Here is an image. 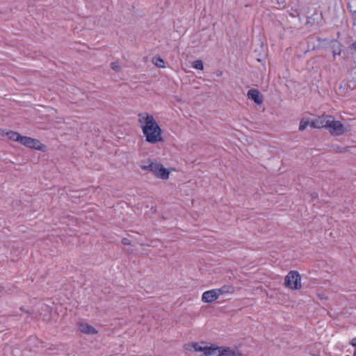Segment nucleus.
<instances>
[{
  "instance_id": "f257e3e1",
  "label": "nucleus",
  "mask_w": 356,
  "mask_h": 356,
  "mask_svg": "<svg viewBox=\"0 0 356 356\" xmlns=\"http://www.w3.org/2000/svg\"><path fill=\"white\" fill-rule=\"evenodd\" d=\"M139 122L144 124L141 129L146 141L149 143L155 144L162 140L161 129L154 120L152 115L147 114L146 117L139 119Z\"/></svg>"
},
{
  "instance_id": "f03ea898",
  "label": "nucleus",
  "mask_w": 356,
  "mask_h": 356,
  "mask_svg": "<svg viewBox=\"0 0 356 356\" xmlns=\"http://www.w3.org/2000/svg\"><path fill=\"white\" fill-rule=\"evenodd\" d=\"M147 165H141L140 168L153 172L156 177L161 179H168L170 172L168 170L156 161L148 159Z\"/></svg>"
},
{
  "instance_id": "7ed1b4c3",
  "label": "nucleus",
  "mask_w": 356,
  "mask_h": 356,
  "mask_svg": "<svg viewBox=\"0 0 356 356\" xmlns=\"http://www.w3.org/2000/svg\"><path fill=\"white\" fill-rule=\"evenodd\" d=\"M284 286L292 290L301 288V277L296 270H291L284 278Z\"/></svg>"
},
{
  "instance_id": "20e7f679",
  "label": "nucleus",
  "mask_w": 356,
  "mask_h": 356,
  "mask_svg": "<svg viewBox=\"0 0 356 356\" xmlns=\"http://www.w3.org/2000/svg\"><path fill=\"white\" fill-rule=\"evenodd\" d=\"M327 129L329 131L332 136H339L350 131L349 129L346 128L343 124L339 120H335L332 116L330 122L327 124Z\"/></svg>"
},
{
  "instance_id": "39448f33",
  "label": "nucleus",
  "mask_w": 356,
  "mask_h": 356,
  "mask_svg": "<svg viewBox=\"0 0 356 356\" xmlns=\"http://www.w3.org/2000/svg\"><path fill=\"white\" fill-rule=\"evenodd\" d=\"M22 311H24L25 313L33 316V318H37L38 315L42 316L43 320L45 321H48L49 320V314H50V308L48 305L45 304H41L38 306L37 308V311L35 310H24L23 309H21Z\"/></svg>"
},
{
  "instance_id": "423d86ee",
  "label": "nucleus",
  "mask_w": 356,
  "mask_h": 356,
  "mask_svg": "<svg viewBox=\"0 0 356 356\" xmlns=\"http://www.w3.org/2000/svg\"><path fill=\"white\" fill-rule=\"evenodd\" d=\"M19 143L26 147L44 151L45 146L38 140L28 136H22L19 138Z\"/></svg>"
},
{
  "instance_id": "0eeeda50",
  "label": "nucleus",
  "mask_w": 356,
  "mask_h": 356,
  "mask_svg": "<svg viewBox=\"0 0 356 356\" xmlns=\"http://www.w3.org/2000/svg\"><path fill=\"white\" fill-rule=\"evenodd\" d=\"M219 296L217 291L215 289L207 291L203 293L202 300L204 302L211 303L215 301Z\"/></svg>"
},
{
  "instance_id": "6e6552de",
  "label": "nucleus",
  "mask_w": 356,
  "mask_h": 356,
  "mask_svg": "<svg viewBox=\"0 0 356 356\" xmlns=\"http://www.w3.org/2000/svg\"><path fill=\"white\" fill-rule=\"evenodd\" d=\"M247 95L248 99L253 100L257 104H261L263 102V96L257 89L249 90Z\"/></svg>"
},
{
  "instance_id": "1a4fd4ad",
  "label": "nucleus",
  "mask_w": 356,
  "mask_h": 356,
  "mask_svg": "<svg viewBox=\"0 0 356 356\" xmlns=\"http://www.w3.org/2000/svg\"><path fill=\"white\" fill-rule=\"evenodd\" d=\"M220 356H243V354L236 349H232L229 347H220Z\"/></svg>"
},
{
  "instance_id": "9d476101",
  "label": "nucleus",
  "mask_w": 356,
  "mask_h": 356,
  "mask_svg": "<svg viewBox=\"0 0 356 356\" xmlns=\"http://www.w3.org/2000/svg\"><path fill=\"white\" fill-rule=\"evenodd\" d=\"M220 348H211L208 347L205 349V352L203 353L200 356H220Z\"/></svg>"
},
{
  "instance_id": "9b49d317",
  "label": "nucleus",
  "mask_w": 356,
  "mask_h": 356,
  "mask_svg": "<svg viewBox=\"0 0 356 356\" xmlns=\"http://www.w3.org/2000/svg\"><path fill=\"white\" fill-rule=\"evenodd\" d=\"M77 325H78L79 330L81 332L85 333V334L89 333V324L87 322H86L85 321H83V319L79 320V321L77 322Z\"/></svg>"
},
{
  "instance_id": "f8f14e48",
  "label": "nucleus",
  "mask_w": 356,
  "mask_h": 356,
  "mask_svg": "<svg viewBox=\"0 0 356 356\" xmlns=\"http://www.w3.org/2000/svg\"><path fill=\"white\" fill-rule=\"evenodd\" d=\"M219 293V295H222L227 293H233L234 291V289L231 285H224L220 289H216Z\"/></svg>"
},
{
  "instance_id": "ddd939ff",
  "label": "nucleus",
  "mask_w": 356,
  "mask_h": 356,
  "mask_svg": "<svg viewBox=\"0 0 356 356\" xmlns=\"http://www.w3.org/2000/svg\"><path fill=\"white\" fill-rule=\"evenodd\" d=\"M6 136H8L9 140L19 143V138L22 137V136L19 133L13 131L7 132Z\"/></svg>"
},
{
  "instance_id": "4468645a",
  "label": "nucleus",
  "mask_w": 356,
  "mask_h": 356,
  "mask_svg": "<svg viewBox=\"0 0 356 356\" xmlns=\"http://www.w3.org/2000/svg\"><path fill=\"white\" fill-rule=\"evenodd\" d=\"M332 115L323 114L320 116L321 119V125L322 128H325L327 129L328 125L327 124L330 122Z\"/></svg>"
},
{
  "instance_id": "2eb2a0df",
  "label": "nucleus",
  "mask_w": 356,
  "mask_h": 356,
  "mask_svg": "<svg viewBox=\"0 0 356 356\" xmlns=\"http://www.w3.org/2000/svg\"><path fill=\"white\" fill-rule=\"evenodd\" d=\"M310 127L312 128L316 129H321V119L320 118V116L312 120L310 123Z\"/></svg>"
},
{
  "instance_id": "dca6fc26",
  "label": "nucleus",
  "mask_w": 356,
  "mask_h": 356,
  "mask_svg": "<svg viewBox=\"0 0 356 356\" xmlns=\"http://www.w3.org/2000/svg\"><path fill=\"white\" fill-rule=\"evenodd\" d=\"M152 63L158 67H165L164 61L161 57H154Z\"/></svg>"
},
{
  "instance_id": "f3484780",
  "label": "nucleus",
  "mask_w": 356,
  "mask_h": 356,
  "mask_svg": "<svg viewBox=\"0 0 356 356\" xmlns=\"http://www.w3.org/2000/svg\"><path fill=\"white\" fill-rule=\"evenodd\" d=\"M311 122H309L308 120L302 119L300 122L299 124V131H304L308 125H310Z\"/></svg>"
},
{
  "instance_id": "a211bd4d",
  "label": "nucleus",
  "mask_w": 356,
  "mask_h": 356,
  "mask_svg": "<svg viewBox=\"0 0 356 356\" xmlns=\"http://www.w3.org/2000/svg\"><path fill=\"white\" fill-rule=\"evenodd\" d=\"M336 46H337V48L332 51L334 57H335L336 55L341 54V49L339 48V44L338 43L337 41L334 42L333 48H335Z\"/></svg>"
},
{
  "instance_id": "6ab92c4d",
  "label": "nucleus",
  "mask_w": 356,
  "mask_h": 356,
  "mask_svg": "<svg viewBox=\"0 0 356 356\" xmlns=\"http://www.w3.org/2000/svg\"><path fill=\"white\" fill-rule=\"evenodd\" d=\"M193 67L197 70H203L204 65L201 60H197L193 62Z\"/></svg>"
},
{
  "instance_id": "aec40b11",
  "label": "nucleus",
  "mask_w": 356,
  "mask_h": 356,
  "mask_svg": "<svg viewBox=\"0 0 356 356\" xmlns=\"http://www.w3.org/2000/svg\"><path fill=\"white\" fill-rule=\"evenodd\" d=\"M192 346L194 348L195 351H200V352H205V349H207V347H202L200 346L198 343H193Z\"/></svg>"
},
{
  "instance_id": "412c9836",
  "label": "nucleus",
  "mask_w": 356,
  "mask_h": 356,
  "mask_svg": "<svg viewBox=\"0 0 356 356\" xmlns=\"http://www.w3.org/2000/svg\"><path fill=\"white\" fill-rule=\"evenodd\" d=\"M350 148V147H337V152H346L348 150V149Z\"/></svg>"
},
{
  "instance_id": "4be33fe9",
  "label": "nucleus",
  "mask_w": 356,
  "mask_h": 356,
  "mask_svg": "<svg viewBox=\"0 0 356 356\" xmlns=\"http://www.w3.org/2000/svg\"><path fill=\"white\" fill-rule=\"evenodd\" d=\"M122 243L124 245H129L131 244V241L127 238H123L122 239Z\"/></svg>"
},
{
  "instance_id": "5701e85b",
  "label": "nucleus",
  "mask_w": 356,
  "mask_h": 356,
  "mask_svg": "<svg viewBox=\"0 0 356 356\" xmlns=\"http://www.w3.org/2000/svg\"><path fill=\"white\" fill-rule=\"evenodd\" d=\"M111 65L112 69H113L115 71H118L120 70V67L116 63H111Z\"/></svg>"
},
{
  "instance_id": "b1692460",
  "label": "nucleus",
  "mask_w": 356,
  "mask_h": 356,
  "mask_svg": "<svg viewBox=\"0 0 356 356\" xmlns=\"http://www.w3.org/2000/svg\"><path fill=\"white\" fill-rule=\"evenodd\" d=\"M350 344L352 345L354 347H356V338H354L353 339L350 341Z\"/></svg>"
},
{
  "instance_id": "393cba45",
  "label": "nucleus",
  "mask_w": 356,
  "mask_h": 356,
  "mask_svg": "<svg viewBox=\"0 0 356 356\" xmlns=\"http://www.w3.org/2000/svg\"><path fill=\"white\" fill-rule=\"evenodd\" d=\"M97 330H96V329L92 326H90V334H97Z\"/></svg>"
},
{
  "instance_id": "a878e982",
  "label": "nucleus",
  "mask_w": 356,
  "mask_h": 356,
  "mask_svg": "<svg viewBox=\"0 0 356 356\" xmlns=\"http://www.w3.org/2000/svg\"><path fill=\"white\" fill-rule=\"evenodd\" d=\"M310 195L312 199H316L318 197V194L316 193H312Z\"/></svg>"
},
{
  "instance_id": "bb28decb",
  "label": "nucleus",
  "mask_w": 356,
  "mask_h": 356,
  "mask_svg": "<svg viewBox=\"0 0 356 356\" xmlns=\"http://www.w3.org/2000/svg\"><path fill=\"white\" fill-rule=\"evenodd\" d=\"M352 47L356 50V42L353 43Z\"/></svg>"
},
{
  "instance_id": "cd10ccee",
  "label": "nucleus",
  "mask_w": 356,
  "mask_h": 356,
  "mask_svg": "<svg viewBox=\"0 0 356 356\" xmlns=\"http://www.w3.org/2000/svg\"><path fill=\"white\" fill-rule=\"evenodd\" d=\"M355 355H356V346H355V351H354V355H353V356H355Z\"/></svg>"
}]
</instances>
